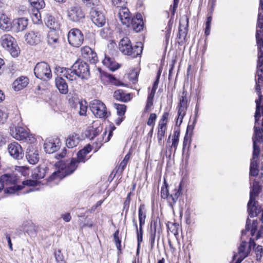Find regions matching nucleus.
<instances>
[{"label": "nucleus", "mask_w": 263, "mask_h": 263, "mask_svg": "<svg viewBox=\"0 0 263 263\" xmlns=\"http://www.w3.org/2000/svg\"><path fill=\"white\" fill-rule=\"evenodd\" d=\"M26 157L29 163L35 164L39 160V151L32 146H29L27 149Z\"/></svg>", "instance_id": "nucleus-23"}, {"label": "nucleus", "mask_w": 263, "mask_h": 263, "mask_svg": "<svg viewBox=\"0 0 263 263\" xmlns=\"http://www.w3.org/2000/svg\"><path fill=\"white\" fill-rule=\"evenodd\" d=\"M69 43L73 47H79L84 41L83 35L78 29H71L68 34Z\"/></svg>", "instance_id": "nucleus-12"}, {"label": "nucleus", "mask_w": 263, "mask_h": 263, "mask_svg": "<svg viewBox=\"0 0 263 263\" xmlns=\"http://www.w3.org/2000/svg\"><path fill=\"white\" fill-rule=\"evenodd\" d=\"M255 238L256 239H258L261 237H263V226H261L260 227L259 230L257 232H256V233L255 234Z\"/></svg>", "instance_id": "nucleus-61"}, {"label": "nucleus", "mask_w": 263, "mask_h": 263, "mask_svg": "<svg viewBox=\"0 0 263 263\" xmlns=\"http://www.w3.org/2000/svg\"><path fill=\"white\" fill-rule=\"evenodd\" d=\"M18 177L14 173L5 174L0 177V192L4 189L6 194H12L22 190L25 186L34 187L38 185L37 181L27 180L22 182V185H15L17 182Z\"/></svg>", "instance_id": "nucleus-1"}, {"label": "nucleus", "mask_w": 263, "mask_h": 263, "mask_svg": "<svg viewBox=\"0 0 263 263\" xmlns=\"http://www.w3.org/2000/svg\"><path fill=\"white\" fill-rule=\"evenodd\" d=\"M109 80L110 82L116 86L123 85V84L121 83L118 80L116 79L114 76H109Z\"/></svg>", "instance_id": "nucleus-56"}, {"label": "nucleus", "mask_w": 263, "mask_h": 263, "mask_svg": "<svg viewBox=\"0 0 263 263\" xmlns=\"http://www.w3.org/2000/svg\"><path fill=\"white\" fill-rule=\"evenodd\" d=\"M2 46L9 51L13 57H16L19 53V48L15 40L10 34L3 35L0 40Z\"/></svg>", "instance_id": "nucleus-6"}, {"label": "nucleus", "mask_w": 263, "mask_h": 263, "mask_svg": "<svg viewBox=\"0 0 263 263\" xmlns=\"http://www.w3.org/2000/svg\"><path fill=\"white\" fill-rule=\"evenodd\" d=\"M67 17L69 20L78 22L84 18L85 14L79 6L74 5L67 10Z\"/></svg>", "instance_id": "nucleus-13"}, {"label": "nucleus", "mask_w": 263, "mask_h": 263, "mask_svg": "<svg viewBox=\"0 0 263 263\" xmlns=\"http://www.w3.org/2000/svg\"><path fill=\"white\" fill-rule=\"evenodd\" d=\"M91 146L90 144L87 145L82 149L79 151L77 154V160L80 162H85L86 155L91 151Z\"/></svg>", "instance_id": "nucleus-31"}, {"label": "nucleus", "mask_w": 263, "mask_h": 263, "mask_svg": "<svg viewBox=\"0 0 263 263\" xmlns=\"http://www.w3.org/2000/svg\"><path fill=\"white\" fill-rule=\"evenodd\" d=\"M258 11V22L260 25L263 22V0L259 1Z\"/></svg>", "instance_id": "nucleus-48"}, {"label": "nucleus", "mask_w": 263, "mask_h": 263, "mask_svg": "<svg viewBox=\"0 0 263 263\" xmlns=\"http://www.w3.org/2000/svg\"><path fill=\"white\" fill-rule=\"evenodd\" d=\"M118 16L121 23L126 26H129L130 24L131 14L129 10L126 7H122L119 10Z\"/></svg>", "instance_id": "nucleus-22"}, {"label": "nucleus", "mask_w": 263, "mask_h": 263, "mask_svg": "<svg viewBox=\"0 0 263 263\" xmlns=\"http://www.w3.org/2000/svg\"><path fill=\"white\" fill-rule=\"evenodd\" d=\"M138 218L139 221V226L143 227L145 224L146 218V210L144 209V205H140L138 210Z\"/></svg>", "instance_id": "nucleus-39"}, {"label": "nucleus", "mask_w": 263, "mask_h": 263, "mask_svg": "<svg viewBox=\"0 0 263 263\" xmlns=\"http://www.w3.org/2000/svg\"><path fill=\"white\" fill-rule=\"evenodd\" d=\"M81 54L84 58L92 63L97 61L96 53L88 46H85L81 49Z\"/></svg>", "instance_id": "nucleus-24"}, {"label": "nucleus", "mask_w": 263, "mask_h": 263, "mask_svg": "<svg viewBox=\"0 0 263 263\" xmlns=\"http://www.w3.org/2000/svg\"><path fill=\"white\" fill-rule=\"evenodd\" d=\"M119 231H117L114 234L115 242L116 243L117 248L118 250H120L121 248V240L119 238Z\"/></svg>", "instance_id": "nucleus-54"}, {"label": "nucleus", "mask_w": 263, "mask_h": 263, "mask_svg": "<svg viewBox=\"0 0 263 263\" xmlns=\"http://www.w3.org/2000/svg\"><path fill=\"white\" fill-rule=\"evenodd\" d=\"M130 201V199L129 197V194H128V195L127 197H126V199L124 203L123 210H125L126 213H127L128 210Z\"/></svg>", "instance_id": "nucleus-59"}, {"label": "nucleus", "mask_w": 263, "mask_h": 263, "mask_svg": "<svg viewBox=\"0 0 263 263\" xmlns=\"http://www.w3.org/2000/svg\"><path fill=\"white\" fill-rule=\"evenodd\" d=\"M80 141V135L73 133L70 134L66 139V145L68 148H73L78 145Z\"/></svg>", "instance_id": "nucleus-27"}, {"label": "nucleus", "mask_w": 263, "mask_h": 263, "mask_svg": "<svg viewBox=\"0 0 263 263\" xmlns=\"http://www.w3.org/2000/svg\"><path fill=\"white\" fill-rule=\"evenodd\" d=\"M168 117V113L165 112L163 114L162 116L161 120H160L158 126H166L167 124V120Z\"/></svg>", "instance_id": "nucleus-51"}, {"label": "nucleus", "mask_w": 263, "mask_h": 263, "mask_svg": "<svg viewBox=\"0 0 263 263\" xmlns=\"http://www.w3.org/2000/svg\"><path fill=\"white\" fill-rule=\"evenodd\" d=\"M48 168L45 165H41L34 169L32 177L36 179L43 178L47 172Z\"/></svg>", "instance_id": "nucleus-28"}, {"label": "nucleus", "mask_w": 263, "mask_h": 263, "mask_svg": "<svg viewBox=\"0 0 263 263\" xmlns=\"http://www.w3.org/2000/svg\"><path fill=\"white\" fill-rule=\"evenodd\" d=\"M143 227L139 226V229L136 230L138 247H140V243L143 241Z\"/></svg>", "instance_id": "nucleus-49"}, {"label": "nucleus", "mask_w": 263, "mask_h": 263, "mask_svg": "<svg viewBox=\"0 0 263 263\" xmlns=\"http://www.w3.org/2000/svg\"><path fill=\"white\" fill-rule=\"evenodd\" d=\"M14 25L17 31H23L26 29L28 26V19L21 17L15 20Z\"/></svg>", "instance_id": "nucleus-33"}, {"label": "nucleus", "mask_w": 263, "mask_h": 263, "mask_svg": "<svg viewBox=\"0 0 263 263\" xmlns=\"http://www.w3.org/2000/svg\"><path fill=\"white\" fill-rule=\"evenodd\" d=\"M180 136V131L176 130L174 132L173 138H172V144L171 147L174 148L175 151L177 149Z\"/></svg>", "instance_id": "nucleus-43"}, {"label": "nucleus", "mask_w": 263, "mask_h": 263, "mask_svg": "<svg viewBox=\"0 0 263 263\" xmlns=\"http://www.w3.org/2000/svg\"><path fill=\"white\" fill-rule=\"evenodd\" d=\"M132 28L136 32H139L143 29V22L141 14H137L136 16L132 18L130 24Z\"/></svg>", "instance_id": "nucleus-25"}, {"label": "nucleus", "mask_w": 263, "mask_h": 263, "mask_svg": "<svg viewBox=\"0 0 263 263\" xmlns=\"http://www.w3.org/2000/svg\"><path fill=\"white\" fill-rule=\"evenodd\" d=\"M79 162L75 158H72L70 161L62 166L61 170L54 172L48 178V181H53L55 184L65 176L72 174L77 168Z\"/></svg>", "instance_id": "nucleus-4"}, {"label": "nucleus", "mask_w": 263, "mask_h": 263, "mask_svg": "<svg viewBox=\"0 0 263 263\" xmlns=\"http://www.w3.org/2000/svg\"><path fill=\"white\" fill-rule=\"evenodd\" d=\"M187 92L184 90L182 91L179 96V103L178 105V118L176 121V125L180 126L183 121V119L186 114L187 108V101L186 98Z\"/></svg>", "instance_id": "nucleus-8"}, {"label": "nucleus", "mask_w": 263, "mask_h": 263, "mask_svg": "<svg viewBox=\"0 0 263 263\" xmlns=\"http://www.w3.org/2000/svg\"><path fill=\"white\" fill-rule=\"evenodd\" d=\"M138 73L137 71L135 70H132L129 74V79L133 83H135L137 80Z\"/></svg>", "instance_id": "nucleus-53"}, {"label": "nucleus", "mask_w": 263, "mask_h": 263, "mask_svg": "<svg viewBox=\"0 0 263 263\" xmlns=\"http://www.w3.org/2000/svg\"><path fill=\"white\" fill-rule=\"evenodd\" d=\"M251 220L248 218L246 221V229L245 231H251V234L252 236H254L257 231L258 223L256 220H253L252 224L251 226Z\"/></svg>", "instance_id": "nucleus-36"}, {"label": "nucleus", "mask_w": 263, "mask_h": 263, "mask_svg": "<svg viewBox=\"0 0 263 263\" xmlns=\"http://www.w3.org/2000/svg\"><path fill=\"white\" fill-rule=\"evenodd\" d=\"M260 54L259 52L258 56ZM261 63V65L258 66L257 70L256 72V75L257 78L256 79V91L258 95V99H256L255 101H258L259 100V102L261 101L260 99H263V96L261 94V88L260 85L263 83V67H261L262 65H263V61H261L260 62L258 60V64Z\"/></svg>", "instance_id": "nucleus-17"}, {"label": "nucleus", "mask_w": 263, "mask_h": 263, "mask_svg": "<svg viewBox=\"0 0 263 263\" xmlns=\"http://www.w3.org/2000/svg\"><path fill=\"white\" fill-rule=\"evenodd\" d=\"M8 117V114L0 109V123H4Z\"/></svg>", "instance_id": "nucleus-55"}, {"label": "nucleus", "mask_w": 263, "mask_h": 263, "mask_svg": "<svg viewBox=\"0 0 263 263\" xmlns=\"http://www.w3.org/2000/svg\"><path fill=\"white\" fill-rule=\"evenodd\" d=\"M55 258L57 263H66L63 255L59 250L55 252Z\"/></svg>", "instance_id": "nucleus-50"}, {"label": "nucleus", "mask_w": 263, "mask_h": 263, "mask_svg": "<svg viewBox=\"0 0 263 263\" xmlns=\"http://www.w3.org/2000/svg\"><path fill=\"white\" fill-rule=\"evenodd\" d=\"M259 186L256 182H254L251 186V190L250 192V200L248 203V212L250 217L257 215V209L256 204L258 202L255 201V197L259 193Z\"/></svg>", "instance_id": "nucleus-5"}, {"label": "nucleus", "mask_w": 263, "mask_h": 263, "mask_svg": "<svg viewBox=\"0 0 263 263\" xmlns=\"http://www.w3.org/2000/svg\"><path fill=\"white\" fill-rule=\"evenodd\" d=\"M30 5L37 10L43 8L45 4L44 0H28Z\"/></svg>", "instance_id": "nucleus-41"}, {"label": "nucleus", "mask_w": 263, "mask_h": 263, "mask_svg": "<svg viewBox=\"0 0 263 263\" xmlns=\"http://www.w3.org/2000/svg\"><path fill=\"white\" fill-rule=\"evenodd\" d=\"M260 153V149H253V157L251 161L250 168H258V160Z\"/></svg>", "instance_id": "nucleus-40"}, {"label": "nucleus", "mask_w": 263, "mask_h": 263, "mask_svg": "<svg viewBox=\"0 0 263 263\" xmlns=\"http://www.w3.org/2000/svg\"><path fill=\"white\" fill-rule=\"evenodd\" d=\"M18 12L20 14H26L28 13V10L26 6H20L18 8Z\"/></svg>", "instance_id": "nucleus-60"}, {"label": "nucleus", "mask_w": 263, "mask_h": 263, "mask_svg": "<svg viewBox=\"0 0 263 263\" xmlns=\"http://www.w3.org/2000/svg\"><path fill=\"white\" fill-rule=\"evenodd\" d=\"M127 164V162L122 160L118 166L117 172L120 173H122L125 168Z\"/></svg>", "instance_id": "nucleus-58"}, {"label": "nucleus", "mask_w": 263, "mask_h": 263, "mask_svg": "<svg viewBox=\"0 0 263 263\" xmlns=\"http://www.w3.org/2000/svg\"><path fill=\"white\" fill-rule=\"evenodd\" d=\"M82 1L87 7L90 8L91 9L99 8L100 0H82Z\"/></svg>", "instance_id": "nucleus-44"}, {"label": "nucleus", "mask_w": 263, "mask_h": 263, "mask_svg": "<svg viewBox=\"0 0 263 263\" xmlns=\"http://www.w3.org/2000/svg\"><path fill=\"white\" fill-rule=\"evenodd\" d=\"M166 129V126H158V127L157 139L160 145H162V141L164 137Z\"/></svg>", "instance_id": "nucleus-42"}, {"label": "nucleus", "mask_w": 263, "mask_h": 263, "mask_svg": "<svg viewBox=\"0 0 263 263\" xmlns=\"http://www.w3.org/2000/svg\"><path fill=\"white\" fill-rule=\"evenodd\" d=\"M153 105V100H148L147 99L146 105L145 107V110L146 111H148L152 106Z\"/></svg>", "instance_id": "nucleus-62"}, {"label": "nucleus", "mask_w": 263, "mask_h": 263, "mask_svg": "<svg viewBox=\"0 0 263 263\" xmlns=\"http://www.w3.org/2000/svg\"><path fill=\"white\" fill-rule=\"evenodd\" d=\"M62 218L66 222H68L71 219V216L69 213H66L62 216Z\"/></svg>", "instance_id": "nucleus-64"}, {"label": "nucleus", "mask_w": 263, "mask_h": 263, "mask_svg": "<svg viewBox=\"0 0 263 263\" xmlns=\"http://www.w3.org/2000/svg\"><path fill=\"white\" fill-rule=\"evenodd\" d=\"M8 152L11 157L15 159H20L23 158L24 153L20 144L17 142H13L8 145Z\"/></svg>", "instance_id": "nucleus-19"}, {"label": "nucleus", "mask_w": 263, "mask_h": 263, "mask_svg": "<svg viewBox=\"0 0 263 263\" xmlns=\"http://www.w3.org/2000/svg\"><path fill=\"white\" fill-rule=\"evenodd\" d=\"M45 22L47 26L50 29L55 30L59 27L58 22L56 20L54 17L51 15H47L45 18Z\"/></svg>", "instance_id": "nucleus-34"}, {"label": "nucleus", "mask_w": 263, "mask_h": 263, "mask_svg": "<svg viewBox=\"0 0 263 263\" xmlns=\"http://www.w3.org/2000/svg\"><path fill=\"white\" fill-rule=\"evenodd\" d=\"M77 108L79 109V114L81 116H84L86 115L87 106L86 102L80 101L76 105Z\"/></svg>", "instance_id": "nucleus-45"}, {"label": "nucleus", "mask_w": 263, "mask_h": 263, "mask_svg": "<svg viewBox=\"0 0 263 263\" xmlns=\"http://www.w3.org/2000/svg\"><path fill=\"white\" fill-rule=\"evenodd\" d=\"M10 28V18L6 14L0 13V28L5 31H8Z\"/></svg>", "instance_id": "nucleus-32"}, {"label": "nucleus", "mask_w": 263, "mask_h": 263, "mask_svg": "<svg viewBox=\"0 0 263 263\" xmlns=\"http://www.w3.org/2000/svg\"><path fill=\"white\" fill-rule=\"evenodd\" d=\"M256 259L260 260L263 255L262 248L261 246H258L255 249Z\"/></svg>", "instance_id": "nucleus-52"}, {"label": "nucleus", "mask_w": 263, "mask_h": 263, "mask_svg": "<svg viewBox=\"0 0 263 263\" xmlns=\"http://www.w3.org/2000/svg\"><path fill=\"white\" fill-rule=\"evenodd\" d=\"M156 119H157V115L156 114L152 113L150 115L149 117L147 122V124L148 126L152 127V131H153V128L155 126V121H156Z\"/></svg>", "instance_id": "nucleus-47"}, {"label": "nucleus", "mask_w": 263, "mask_h": 263, "mask_svg": "<svg viewBox=\"0 0 263 263\" xmlns=\"http://www.w3.org/2000/svg\"><path fill=\"white\" fill-rule=\"evenodd\" d=\"M189 27V18L187 15H183L180 19L178 37L180 40H184L187 35Z\"/></svg>", "instance_id": "nucleus-20"}, {"label": "nucleus", "mask_w": 263, "mask_h": 263, "mask_svg": "<svg viewBox=\"0 0 263 263\" xmlns=\"http://www.w3.org/2000/svg\"><path fill=\"white\" fill-rule=\"evenodd\" d=\"M26 43L31 46L40 44L43 39L41 31L38 29H33L29 31L25 35Z\"/></svg>", "instance_id": "nucleus-11"}, {"label": "nucleus", "mask_w": 263, "mask_h": 263, "mask_svg": "<svg viewBox=\"0 0 263 263\" xmlns=\"http://www.w3.org/2000/svg\"><path fill=\"white\" fill-rule=\"evenodd\" d=\"M119 49L123 54L135 58L142 53V43L138 42L135 46H133L130 40L127 37H124L119 43Z\"/></svg>", "instance_id": "nucleus-3"}, {"label": "nucleus", "mask_w": 263, "mask_h": 263, "mask_svg": "<svg viewBox=\"0 0 263 263\" xmlns=\"http://www.w3.org/2000/svg\"><path fill=\"white\" fill-rule=\"evenodd\" d=\"M34 73L37 78L43 80L49 79L52 76L50 67L45 62L36 64L34 68Z\"/></svg>", "instance_id": "nucleus-9"}, {"label": "nucleus", "mask_w": 263, "mask_h": 263, "mask_svg": "<svg viewBox=\"0 0 263 263\" xmlns=\"http://www.w3.org/2000/svg\"><path fill=\"white\" fill-rule=\"evenodd\" d=\"M258 168H250V174L251 176H256L258 175Z\"/></svg>", "instance_id": "nucleus-63"}, {"label": "nucleus", "mask_w": 263, "mask_h": 263, "mask_svg": "<svg viewBox=\"0 0 263 263\" xmlns=\"http://www.w3.org/2000/svg\"><path fill=\"white\" fill-rule=\"evenodd\" d=\"M55 85L60 93L66 94L68 91V85L61 77H57L55 79Z\"/></svg>", "instance_id": "nucleus-29"}, {"label": "nucleus", "mask_w": 263, "mask_h": 263, "mask_svg": "<svg viewBox=\"0 0 263 263\" xmlns=\"http://www.w3.org/2000/svg\"><path fill=\"white\" fill-rule=\"evenodd\" d=\"M72 66L79 78L87 79L89 76V67L86 62L79 60L77 61Z\"/></svg>", "instance_id": "nucleus-15"}, {"label": "nucleus", "mask_w": 263, "mask_h": 263, "mask_svg": "<svg viewBox=\"0 0 263 263\" xmlns=\"http://www.w3.org/2000/svg\"><path fill=\"white\" fill-rule=\"evenodd\" d=\"M10 133L11 136L17 140H25L32 142L34 139L33 137L29 135L26 129L22 127L11 126Z\"/></svg>", "instance_id": "nucleus-10"}, {"label": "nucleus", "mask_w": 263, "mask_h": 263, "mask_svg": "<svg viewBox=\"0 0 263 263\" xmlns=\"http://www.w3.org/2000/svg\"><path fill=\"white\" fill-rule=\"evenodd\" d=\"M59 36L54 30L49 32L47 36V42L48 44L52 46H56L58 44Z\"/></svg>", "instance_id": "nucleus-37"}, {"label": "nucleus", "mask_w": 263, "mask_h": 263, "mask_svg": "<svg viewBox=\"0 0 263 263\" xmlns=\"http://www.w3.org/2000/svg\"><path fill=\"white\" fill-rule=\"evenodd\" d=\"M111 2L112 5L120 8L124 7L125 2L124 0H111Z\"/></svg>", "instance_id": "nucleus-57"}, {"label": "nucleus", "mask_w": 263, "mask_h": 263, "mask_svg": "<svg viewBox=\"0 0 263 263\" xmlns=\"http://www.w3.org/2000/svg\"><path fill=\"white\" fill-rule=\"evenodd\" d=\"M115 106L119 116H122L124 115L126 109V106L125 105L116 103Z\"/></svg>", "instance_id": "nucleus-46"}, {"label": "nucleus", "mask_w": 263, "mask_h": 263, "mask_svg": "<svg viewBox=\"0 0 263 263\" xmlns=\"http://www.w3.org/2000/svg\"><path fill=\"white\" fill-rule=\"evenodd\" d=\"M28 84V78L26 77L22 76L14 81L12 87L14 90L19 91L26 87Z\"/></svg>", "instance_id": "nucleus-26"}, {"label": "nucleus", "mask_w": 263, "mask_h": 263, "mask_svg": "<svg viewBox=\"0 0 263 263\" xmlns=\"http://www.w3.org/2000/svg\"><path fill=\"white\" fill-rule=\"evenodd\" d=\"M250 252V245L241 238V241L238 246L237 252H234V258H237V256H240L241 258H246Z\"/></svg>", "instance_id": "nucleus-21"}, {"label": "nucleus", "mask_w": 263, "mask_h": 263, "mask_svg": "<svg viewBox=\"0 0 263 263\" xmlns=\"http://www.w3.org/2000/svg\"><path fill=\"white\" fill-rule=\"evenodd\" d=\"M89 106L92 114L97 118L107 117L108 113L105 105L99 100H93L90 102Z\"/></svg>", "instance_id": "nucleus-7"}, {"label": "nucleus", "mask_w": 263, "mask_h": 263, "mask_svg": "<svg viewBox=\"0 0 263 263\" xmlns=\"http://www.w3.org/2000/svg\"><path fill=\"white\" fill-rule=\"evenodd\" d=\"M261 101L259 102L255 101L256 102V111L255 113V125H254V134L252 137L253 149H259L258 144L261 142V129L259 127L260 123H259V119L261 115H263V99H260Z\"/></svg>", "instance_id": "nucleus-2"}, {"label": "nucleus", "mask_w": 263, "mask_h": 263, "mask_svg": "<svg viewBox=\"0 0 263 263\" xmlns=\"http://www.w3.org/2000/svg\"><path fill=\"white\" fill-rule=\"evenodd\" d=\"M59 145L55 144L53 140L46 141L44 144L45 151L47 153L51 154L56 152L59 149Z\"/></svg>", "instance_id": "nucleus-35"}, {"label": "nucleus", "mask_w": 263, "mask_h": 263, "mask_svg": "<svg viewBox=\"0 0 263 263\" xmlns=\"http://www.w3.org/2000/svg\"><path fill=\"white\" fill-rule=\"evenodd\" d=\"M90 17L93 23L97 26L101 27L106 23V18L103 12L99 8H92L90 11Z\"/></svg>", "instance_id": "nucleus-14"}, {"label": "nucleus", "mask_w": 263, "mask_h": 263, "mask_svg": "<svg viewBox=\"0 0 263 263\" xmlns=\"http://www.w3.org/2000/svg\"><path fill=\"white\" fill-rule=\"evenodd\" d=\"M103 64L111 71H115L119 68V64L112 58L105 55V58L102 61Z\"/></svg>", "instance_id": "nucleus-30"}, {"label": "nucleus", "mask_w": 263, "mask_h": 263, "mask_svg": "<svg viewBox=\"0 0 263 263\" xmlns=\"http://www.w3.org/2000/svg\"><path fill=\"white\" fill-rule=\"evenodd\" d=\"M56 70L61 76L65 77L70 81H76L78 78H79L73 66L70 68L58 67L56 68Z\"/></svg>", "instance_id": "nucleus-18"}, {"label": "nucleus", "mask_w": 263, "mask_h": 263, "mask_svg": "<svg viewBox=\"0 0 263 263\" xmlns=\"http://www.w3.org/2000/svg\"><path fill=\"white\" fill-rule=\"evenodd\" d=\"M180 195V192L179 190L175 189V193L170 194L168 193V189L167 185L166 184L165 180L164 181V185L161 187V195L162 198L164 199H167L168 201L170 202V204H174L176 202L179 196Z\"/></svg>", "instance_id": "nucleus-16"}, {"label": "nucleus", "mask_w": 263, "mask_h": 263, "mask_svg": "<svg viewBox=\"0 0 263 263\" xmlns=\"http://www.w3.org/2000/svg\"><path fill=\"white\" fill-rule=\"evenodd\" d=\"M114 97L115 99L119 101L126 102L130 100L129 94L125 95L122 90L119 89L114 92Z\"/></svg>", "instance_id": "nucleus-38"}]
</instances>
